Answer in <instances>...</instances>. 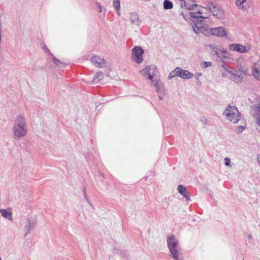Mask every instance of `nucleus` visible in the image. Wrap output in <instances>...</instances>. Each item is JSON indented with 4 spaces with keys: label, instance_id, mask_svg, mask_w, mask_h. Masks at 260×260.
<instances>
[{
    "label": "nucleus",
    "instance_id": "1",
    "mask_svg": "<svg viewBox=\"0 0 260 260\" xmlns=\"http://www.w3.org/2000/svg\"><path fill=\"white\" fill-rule=\"evenodd\" d=\"M13 129L15 136L18 138L23 137L26 135L27 129L23 117L21 116L17 117Z\"/></svg>",
    "mask_w": 260,
    "mask_h": 260
},
{
    "label": "nucleus",
    "instance_id": "2",
    "mask_svg": "<svg viewBox=\"0 0 260 260\" xmlns=\"http://www.w3.org/2000/svg\"><path fill=\"white\" fill-rule=\"evenodd\" d=\"M228 119L234 123H236L240 119V115L235 106H229L225 111Z\"/></svg>",
    "mask_w": 260,
    "mask_h": 260
},
{
    "label": "nucleus",
    "instance_id": "3",
    "mask_svg": "<svg viewBox=\"0 0 260 260\" xmlns=\"http://www.w3.org/2000/svg\"><path fill=\"white\" fill-rule=\"evenodd\" d=\"M168 246L171 253L172 257L176 259H179V253L177 249V241L173 236H170L167 240Z\"/></svg>",
    "mask_w": 260,
    "mask_h": 260
},
{
    "label": "nucleus",
    "instance_id": "4",
    "mask_svg": "<svg viewBox=\"0 0 260 260\" xmlns=\"http://www.w3.org/2000/svg\"><path fill=\"white\" fill-rule=\"evenodd\" d=\"M208 9L201 6H196L193 11L191 12L190 15L194 18H206Z\"/></svg>",
    "mask_w": 260,
    "mask_h": 260
},
{
    "label": "nucleus",
    "instance_id": "5",
    "mask_svg": "<svg viewBox=\"0 0 260 260\" xmlns=\"http://www.w3.org/2000/svg\"><path fill=\"white\" fill-rule=\"evenodd\" d=\"M250 48L251 47L249 45L244 46L239 44H231L229 45V49L230 50L239 53H247Z\"/></svg>",
    "mask_w": 260,
    "mask_h": 260
},
{
    "label": "nucleus",
    "instance_id": "6",
    "mask_svg": "<svg viewBox=\"0 0 260 260\" xmlns=\"http://www.w3.org/2000/svg\"><path fill=\"white\" fill-rule=\"evenodd\" d=\"M132 53V59L138 63H141L143 60L144 50L140 47L137 46L133 48Z\"/></svg>",
    "mask_w": 260,
    "mask_h": 260
},
{
    "label": "nucleus",
    "instance_id": "7",
    "mask_svg": "<svg viewBox=\"0 0 260 260\" xmlns=\"http://www.w3.org/2000/svg\"><path fill=\"white\" fill-rule=\"evenodd\" d=\"M211 35L219 38H227L228 32L223 27H217L210 29Z\"/></svg>",
    "mask_w": 260,
    "mask_h": 260
},
{
    "label": "nucleus",
    "instance_id": "8",
    "mask_svg": "<svg viewBox=\"0 0 260 260\" xmlns=\"http://www.w3.org/2000/svg\"><path fill=\"white\" fill-rule=\"evenodd\" d=\"M251 73L253 78L256 80L260 81V61L253 63Z\"/></svg>",
    "mask_w": 260,
    "mask_h": 260
},
{
    "label": "nucleus",
    "instance_id": "9",
    "mask_svg": "<svg viewBox=\"0 0 260 260\" xmlns=\"http://www.w3.org/2000/svg\"><path fill=\"white\" fill-rule=\"evenodd\" d=\"M90 60L92 63L96 67L102 68L105 64L104 60L99 56H93Z\"/></svg>",
    "mask_w": 260,
    "mask_h": 260
},
{
    "label": "nucleus",
    "instance_id": "10",
    "mask_svg": "<svg viewBox=\"0 0 260 260\" xmlns=\"http://www.w3.org/2000/svg\"><path fill=\"white\" fill-rule=\"evenodd\" d=\"M178 76L181 77L182 79H188L193 77V75L191 73L189 72L187 70H183L181 68L178 67Z\"/></svg>",
    "mask_w": 260,
    "mask_h": 260
},
{
    "label": "nucleus",
    "instance_id": "11",
    "mask_svg": "<svg viewBox=\"0 0 260 260\" xmlns=\"http://www.w3.org/2000/svg\"><path fill=\"white\" fill-rule=\"evenodd\" d=\"M210 11L213 14V15L216 16L218 18H221L223 16V12L222 10L220 9L217 6H212L210 8Z\"/></svg>",
    "mask_w": 260,
    "mask_h": 260
},
{
    "label": "nucleus",
    "instance_id": "12",
    "mask_svg": "<svg viewBox=\"0 0 260 260\" xmlns=\"http://www.w3.org/2000/svg\"><path fill=\"white\" fill-rule=\"evenodd\" d=\"M145 70L148 78L150 80H152L154 76L157 72V69L154 67H148L145 68Z\"/></svg>",
    "mask_w": 260,
    "mask_h": 260
},
{
    "label": "nucleus",
    "instance_id": "13",
    "mask_svg": "<svg viewBox=\"0 0 260 260\" xmlns=\"http://www.w3.org/2000/svg\"><path fill=\"white\" fill-rule=\"evenodd\" d=\"M246 1L247 0H236L235 4L239 9L245 11L248 7V6L246 5Z\"/></svg>",
    "mask_w": 260,
    "mask_h": 260
},
{
    "label": "nucleus",
    "instance_id": "14",
    "mask_svg": "<svg viewBox=\"0 0 260 260\" xmlns=\"http://www.w3.org/2000/svg\"><path fill=\"white\" fill-rule=\"evenodd\" d=\"M178 190L179 192L187 200H189V196L187 192L186 188L185 187L182 185H179L178 186Z\"/></svg>",
    "mask_w": 260,
    "mask_h": 260
},
{
    "label": "nucleus",
    "instance_id": "15",
    "mask_svg": "<svg viewBox=\"0 0 260 260\" xmlns=\"http://www.w3.org/2000/svg\"><path fill=\"white\" fill-rule=\"evenodd\" d=\"M0 212L3 217L10 220H12V213L11 211H9L5 209H1Z\"/></svg>",
    "mask_w": 260,
    "mask_h": 260
},
{
    "label": "nucleus",
    "instance_id": "16",
    "mask_svg": "<svg viewBox=\"0 0 260 260\" xmlns=\"http://www.w3.org/2000/svg\"><path fill=\"white\" fill-rule=\"evenodd\" d=\"M206 48L207 49H209V50H211L213 52H214L215 54H218L219 52V49L217 47V46L215 44H210L206 46Z\"/></svg>",
    "mask_w": 260,
    "mask_h": 260
},
{
    "label": "nucleus",
    "instance_id": "17",
    "mask_svg": "<svg viewBox=\"0 0 260 260\" xmlns=\"http://www.w3.org/2000/svg\"><path fill=\"white\" fill-rule=\"evenodd\" d=\"M202 24L199 23L194 24V25L192 26V28L195 33L199 34L201 32L203 26L201 25Z\"/></svg>",
    "mask_w": 260,
    "mask_h": 260
},
{
    "label": "nucleus",
    "instance_id": "18",
    "mask_svg": "<svg viewBox=\"0 0 260 260\" xmlns=\"http://www.w3.org/2000/svg\"><path fill=\"white\" fill-rule=\"evenodd\" d=\"M113 5L114 7V9L115 11L118 13V15H120V0H114L113 2Z\"/></svg>",
    "mask_w": 260,
    "mask_h": 260
},
{
    "label": "nucleus",
    "instance_id": "19",
    "mask_svg": "<svg viewBox=\"0 0 260 260\" xmlns=\"http://www.w3.org/2000/svg\"><path fill=\"white\" fill-rule=\"evenodd\" d=\"M53 61L54 64L58 66L59 68H62L65 66V63L64 62L57 59L56 57L53 58Z\"/></svg>",
    "mask_w": 260,
    "mask_h": 260
},
{
    "label": "nucleus",
    "instance_id": "20",
    "mask_svg": "<svg viewBox=\"0 0 260 260\" xmlns=\"http://www.w3.org/2000/svg\"><path fill=\"white\" fill-rule=\"evenodd\" d=\"M164 8L165 9H170L173 8L172 3L168 0H165L164 2Z\"/></svg>",
    "mask_w": 260,
    "mask_h": 260
},
{
    "label": "nucleus",
    "instance_id": "21",
    "mask_svg": "<svg viewBox=\"0 0 260 260\" xmlns=\"http://www.w3.org/2000/svg\"><path fill=\"white\" fill-rule=\"evenodd\" d=\"M178 71H179V70L178 69V67H177L174 71L171 72L169 75V78L172 79L175 76H178Z\"/></svg>",
    "mask_w": 260,
    "mask_h": 260
},
{
    "label": "nucleus",
    "instance_id": "22",
    "mask_svg": "<svg viewBox=\"0 0 260 260\" xmlns=\"http://www.w3.org/2000/svg\"><path fill=\"white\" fill-rule=\"evenodd\" d=\"M231 78L236 82H241L242 81V79L239 76L235 75L232 73V76H231Z\"/></svg>",
    "mask_w": 260,
    "mask_h": 260
},
{
    "label": "nucleus",
    "instance_id": "23",
    "mask_svg": "<svg viewBox=\"0 0 260 260\" xmlns=\"http://www.w3.org/2000/svg\"><path fill=\"white\" fill-rule=\"evenodd\" d=\"M201 32L203 33L204 35L207 36H209V35H211V34L210 32V29L206 28L204 27H203Z\"/></svg>",
    "mask_w": 260,
    "mask_h": 260
},
{
    "label": "nucleus",
    "instance_id": "24",
    "mask_svg": "<svg viewBox=\"0 0 260 260\" xmlns=\"http://www.w3.org/2000/svg\"><path fill=\"white\" fill-rule=\"evenodd\" d=\"M255 117L257 119V117H260V107H256L255 109Z\"/></svg>",
    "mask_w": 260,
    "mask_h": 260
},
{
    "label": "nucleus",
    "instance_id": "25",
    "mask_svg": "<svg viewBox=\"0 0 260 260\" xmlns=\"http://www.w3.org/2000/svg\"><path fill=\"white\" fill-rule=\"evenodd\" d=\"M231 76H232V73L231 72H229L228 70L224 71V72L222 73V77L228 76V77H230L231 78Z\"/></svg>",
    "mask_w": 260,
    "mask_h": 260
},
{
    "label": "nucleus",
    "instance_id": "26",
    "mask_svg": "<svg viewBox=\"0 0 260 260\" xmlns=\"http://www.w3.org/2000/svg\"><path fill=\"white\" fill-rule=\"evenodd\" d=\"M95 78L94 79V80H95L97 78H100L99 80L101 79V76H103V74L102 72H98L95 75Z\"/></svg>",
    "mask_w": 260,
    "mask_h": 260
},
{
    "label": "nucleus",
    "instance_id": "27",
    "mask_svg": "<svg viewBox=\"0 0 260 260\" xmlns=\"http://www.w3.org/2000/svg\"><path fill=\"white\" fill-rule=\"evenodd\" d=\"M224 162H225V165L227 166H229L230 165V159L228 158V157H226L224 158Z\"/></svg>",
    "mask_w": 260,
    "mask_h": 260
},
{
    "label": "nucleus",
    "instance_id": "28",
    "mask_svg": "<svg viewBox=\"0 0 260 260\" xmlns=\"http://www.w3.org/2000/svg\"><path fill=\"white\" fill-rule=\"evenodd\" d=\"M211 66V63L210 62H204L203 66L205 68H207L208 67H210Z\"/></svg>",
    "mask_w": 260,
    "mask_h": 260
},
{
    "label": "nucleus",
    "instance_id": "29",
    "mask_svg": "<svg viewBox=\"0 0 260 260\" xmlns=\"http://www.w3.org/2000/svg\"><path fill=\"white\" fill-rule=\"evenodd\" d=\"M244 129V126H240L237 128V131L238 133H241Z\"/></svg>",
    "mask_w": 260,
    "mask_h": 260
},
{
    "label": "nucleus",
    "instance_id": "30",
    "mask_svg": "<svg viewBox=\"0 0 260 260\" xmlns=\"http://www.w3.org/2000/svg\"><path fill=\"white\" fill-rule=\"evenodd\" d=\"M256 122L260 126V117H257V119L256 120Z\"/></svg>",
    "mask_w": 260,
    "mask_h": 260
},
{
    "label": "nucleus",
    "instance_id": "31",
    "mask_svg": "<svg viewBox=\"0 0 260 260\" xmlns=\"http://www.w3.org/2000/svg\"><path fill=\"white\" fill-rule=\"evenodd\" d=\"M27 229L28 230H29V228H30V221H28V223H27Z\"/></svg>",
    "mask_w": 260,
    "mask_h": 260
},
{
    "label": "nucleus",
    "instance_id": "32",
    "mask_svg": "<svg viewBox=\"0 0 260 260\" xmlns=\"http://www.w3.org/2000/svg\"><path fill=\"white\" fill-rule=\"evenodd\" d=\"M248 69L246 68L244 70V71L243 72H244V74H246L248 72Z\"/></svg>",
    "mask_w": 260,
    "mask_h": 260
},
{
    "label": "nucleus",
    "instance_id": "33",
    "mask_svg": "<svg viewBox=\"0 0 260 260\" xmlns=\"http://www.w3.org/2000/svg\"><path fill=\"white\" fill-rule=\"evenodd\" d=\"M202 75V74L201 73H197L196 74V77H197V78H199V76H201Z\"/></svg>",
    "mask_w": 260,
    "mask_h": 260
},
{
    "label": "nucleus",
    "instance_id": "34",
    "mask_svg": "<svg viewBox=\"0 0 260 260\" xmlns=\"http://www.w3.org/2000/svg\"><path fill=\"white\" fill-rule=\"evenodd\" d=\"M99 9H100V10H99V12H101L102 11V8H101V6L100 5L99 6Z\"/></svg>",
    "mask_w": 260,
    "mask_h": 260
},
{
    "label": "nucleus",
    "instance_id": "35",
    "mask_svg": "<svg viewBox=\"0 0 260 260\" xmlns=\"http://www.w3.org/2000/svg\"><path fill=\"white\" fill-rule=\"evenodd\" d=\"M248 238H249V239L251 238H252V236H251V235H249L248 236Z\"/></svg>",
    "mask_w": 260,
    "mask_h": 260
}]
</instances>
